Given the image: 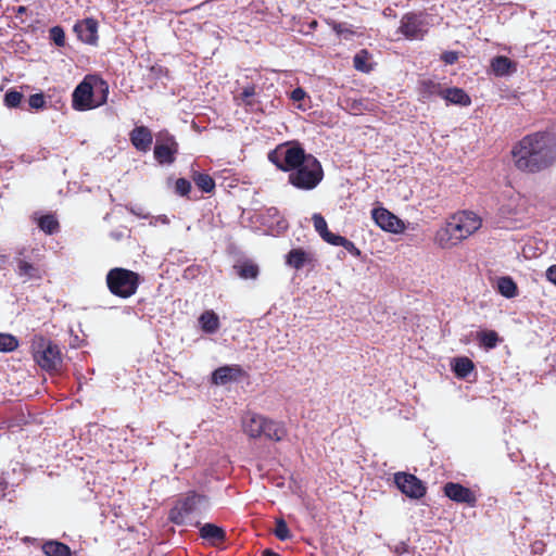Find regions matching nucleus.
<instances>
[{"label": "nucleus", "instance_id": "nucleus-7", "mask_svg": "<svg viewBox=\"0 0 556 556\" xmlns=\"http://www.w3.org/2000/svg\"><path fill=\"white\" fill-rule=\"evenodd\" d=\"M31 350L36 363L46 370L56 369L62 362L58 345L43 337L34 339Z\"/></svg>", "mask_w": 556, "mask_h": 556}, {"label": "nucleus", "instance_id": "nucleus-25", "mask_svg": "<svg viewBox=\"0 0 556 556\" xmlns=\"http://www.w3.org/2000/svg\"><path fill=\"white\" fill-rule=\"evenodd\" d=\"M497 290L503 296L507 299H513L518 294L517 285L510 277L498 278Z\"/></svg>", "mask_w": 556, "mask_h": 556}, {"label": "nucleus", "instance_id": "nucleus-39", "mask_svg": "<svg viewBox=\"0 0 556 556\" xmlns=\"http://www.w3.org/2000/svg\"><path fill=\"white\" fill-rule=\"evenodd\" d=\"M23 96L17 91H9L4 97V103L9 108H15L21 103Z\"/></svg>", "mask_w": 556, "mask_h": 556}, {"label": "nucleus", "instance_id": "nucleus-9", "mask_svg": "<svg viewBox=\"0 0 556 556\" xmlns=\"http://www.w3.org/2000/svg\"><path fill=\"white\" fill-rule=\"evenodd\" d=\"M430 23L422 14L409 13L402 17L400 31L410 40L422 39L428 31Z\"/></svg>", "mask_w": 556, "mask_h": 556}, {"label": "nucleus", "instance_id": "nucleus-11", "mask_svg": "<svg viewBox=\"0 0 556 556\" xmlns=\"http://www.w3.org/2000/svg\"><path fill=\"white\" fill-rule=\"evenodd\" d=\"M396 486L407 496L419 498L425 495L426 488L422 482L410 473L397 472L394 475Z\"/></svg>", "mask_w": 556, "mask_h": 556}, {"label": "nucleus", "instance_id": "nucleus-44", "mask_svg": "<svg viewBox=\"0 0 556 556\" xmlns=\"http://www.w3.org/2000/svg\"><path fill=\"white\" fill-rule=\"evenodd\" d=\"M291 99L293 102H301L305 99L306 97V92L302 89V88H295L292 92H291Z\"/></svg>", "mask_w": 556, "mask_h": 556}, {"label": "nucleus", "instance_id": "nucleus-13", "mask_svg": "<svg viewBox=\"0 0 556 556\" xmlns=\"http://www.w3.org/2000/svg\"><path fill=\"white\" fill-rule=\"evenodd\" d=\"M78 38L86 43L93 45L98 39V24L92 18L83 20L74 26Z\"/></svg>", "mask_w": 556, "mask_h": 556}, {"label": "nucleus", "instance_id": "nucleus-33", "mask_svg": "<svg viewBox=\"0 0 556 556\" xmlns=\"http://www.w3.org/2000/svg\"><path fill=\"white\" fill-rule=\"evenodd\" d=\"M38 225L41 230L49 235L53 233L59 226L56 219L52 215L40 217Z\"/></svg>", "mask_w": 556, "mask_h": 556}, {"label": "nucleus", "instance_id": "nucleus-8", "mask_svg": "<svg viewBox=\"0 0 556 556\" xmlns=\"http://www.w3.org/2000/svg\"><path fill=\"white\" fill-rule=\"evenodd\" d=\"M307 156L302 148L287 144L278 147L268 154L269 161L285 172H291L303 163Z\"/></svg>", "mask_w": 556, "mask_h": 556}, {"label": "nucleus", "instance_id": "nucleus-4", "mask_svg": "<svg viewBox=\"0 0 556 556\" xmlns=\"http://www.w3.org/2000/svg\"><path fill=\"white\" fill-rule=\"evenodd\" d=\"M208 503L205 496L189 493L178 500L169 511V519L176 525L198 523V519L207 510Z\"/></svg>", "mask_w": 556, "mask_h": 556}, {"label": "nucleus", "instance_id": "nucleus-48", "mask_svg": "<svg viewBox=\"0 0 556 556\" xmlns=\"http://www.w3.org/2000/svg\"><path fill=\"white\" fill-rule=\"evenodd\" d=\"M262 555L263 556H279L277 553L273 552L271 549H264Z\"/></svg>", "mask_w": 556, "mask_h": 556}, {"label": "nucleus", "instance_id": "nucleus-5", "mask_svg": "<svg viewBox=\"0 0 556 556\" xmlns=\"http://www.w3.org/2000/svg\"><path fill=\"white\" fill-rule=\"evenodd\" d=\"M324 173L320 163L312 155L292 169L289 174V182L298 189L312 190L323 179Z\"/></svg>", "mask_w": 556, "mask_h": 556}, {"label": "nucleus", "instance_id": "nucleus-15", "mask_svg": "<svg viewBox=\"0 0 556 556\" xmlns=\"http://www.w3.org/2000/svg\"><path fill=\"white\" fill-rule=\"evenodd\" d=\"M177 153V143L173 137H167L164 142H157L154 148V156L160 163L174 162Z\"/></svg>", "mask_w": 556, "mask_h": 556}, {"label": "nucleus", "instance_id": "nucleus-26", "mask_svg": "<svg viewBox=\"0 0 556 556\" xmlns=\"http://www.w3.org/2000/svg\"><path fill=\"white\" fill-rule=\"evenodd\" d=\"M42 551L47 556H71L68 546L56 541H49L45 543Z\"/></svg>", "mask_w": 556, "mask_h": 556}, {"label": "nucleus", "instance_id": "nucleus-27", "mask_svg": "<svg viewBox=\"0 0 556 556\" xmlns=\"http://www.w3.org/2000/svg\"><path fill=\"white\" fill-rule=\"evenodd\" d=\"M453 369L457 377L465 378L473 370V363L468 357H458L453 362Z\"/></svg>", "mask_w": 556, "mask_h": 556}, {"label": "nucleus", "instance_id": "nucleus-10", "mask_svg": "<svg viewBox=\"0 0 556 556\" xmlns=\"http://www.w3.org/2000/svg\"><path fill=\"white\" fill-rule=\"evenodd\" d=\"M371 217L376 225L387 232L399 235L405 231L404 222L384 207L374 208Z\"/></svg>", "mask_w": 556, "mask_h": 556}, {"label": "nucleus", "instance_id": "nucleus-2", "mask_svg": "<svg viewBox=\"0 0 556 556\" xmlns=\"http://www.w3.org/2000/svg\"><path fill=\"white\" fill-rule=\"evenodd\" d=\"M481 226L482 218L475 212H458L438 229L434 236V243L442 249L454 248L478 231Z\"/></svg>", "mask_w": 556, "mask_h": 556}, {"label": "nucleus", "instance_id": "nucleus-23", "mask_svg": "<svg viewBox=\"0 0 556 556\" xmlns=\"http://www.w3.org/2000/svg\"><path fill=\"white\" fill-rule=\"evenodd\" d=\"M200 533L204 540H207L213 544L223 542L225 540V535H226L224 529H222L213 523H205L200 529Z\"/></svg>", "mask_w": 556, "mask_h": 556}, {"label": "nucleus", "instance_id": "nucleus-18", "mask_svg": "<svg viewBox=\"0 0 556 556\" xmlns=\"http://www.w3.org/2000/svg\"><path fill=\"white\" fill-rule=\"evenodd\" d=\"M491 70L495 76L503 77L517 71V64L510 59L500 55L491 61Z\"/></svg>", "mask_w": 556, "mask_h": 556}, {"label": "nucleus", "instance_id": "nucleus-40", "mask_svg": "<svg viewBox=\"0 0 556 556\" xmlns=\"http://www.w3.org/2000/svg\"><path fill=\"white\" fill-rule=\"evenodd\" d=\"M175 189L178 194L186 195L190 191L191 185L188 180L179 178L176 180Z\"/></svg>", "mask_w": 556, "mask_h": 556}, {"label": "nucleus", "instance_id": "nucleus-20", "mask_svg": "<svg viewBox=\"0 0 556 556\" xmlns=\"http://www.w3.org/2000/svg\"><path fill=\"white\" fill-rule=\"evenodd\" d=\"M440 96L448 103L467 106L470 104L469 96L460 88H448L440 91Z\"/></svg>", "mask_w": 556, "mask_h": 556}, {"label": "nucleus", "instance_id": "nucleus-38", "mask_svg": "<svg viewBox=\"0 0 556 556\" xmlns=\"http://www.w3.org/2000/svg\"><path fill=\"white\" fill-rule=\"evenodd\" d=\"M50 38L54 41V43L59 47L64 46L65 43V34L63 29L59 26L52 27L50 30Z\"/></svg>", "mask_w": 556, "mask_h": 556}, {"label": "nucleus", "instance_id": "nucleus-1", "mask_svg": "<svg viewBox=\"0 0 556 556\" xmlns=\"http://www.w3.org/2000/svg\"><path fill=\"white\" fill-rule=\"evenodd\" d=\"M516 166L528 172L541 170L553 163L555 154L544 134L525 137L513 150Z\"/></svg>", "mask_w": 556, "mask_h": 556}, {"label": "nucleus", "instance_id": "nucleus-46", "mask_svg": "<svg viewBox=\"0 0 556 556\" xmlns=\"http://www.w3.org/2000/svg\"><path fill=\"white\" fill-rule=\"evenodd\" d=\"M458 55L456 52H445L443 55H442V59L443 61L446 63V64H453L454 62H456Z\"/></svg>", "mask_w": 556, "mask_h": 556}, {"label": "nucleus", "instance_id": "nucleus-6", "mask_svg": "<svg viewBox=\"0 0 556 556\" xmlns=\"http://www.w3.org/2000/svg\"><path fill=\"white\" fill-rule=\"evenodd\" d=\"M138 282V275L125 268H113L106 275V283L110 291L125 299L136 293Z\"/></svg>", "mask_w": 556, "mask_h": 556}, {"label": "nucleus", "instance_id": "nucleus-30", "mask_svg": "<svg viewBox=\"0 0 556 556\" xmlns=\"http://www.w3.org/2000/svg\"><path fill=\"white\" fill-rule=\"evenodd\" d=\"M480 343L486 349H494L498 343V336L495 331H482L479 333Z\"/></svg>", "mask_w": 556, "mask_h": 556}, {"label": "nucleus", "instance_id": "nucleus-34", "mask_svg": "<svg viewBox=\"0 0 556 556\" xmlns=\"http://www.w3.org/2000/svg\"><path fill=\"white\" fill-rule=\"evenodd\" d=\"M258 274V268L253 263H244L239 266V276L244 279H254Z\"/></svg>", "mask_w": 556, "mask_h": 556}, {"label": "nucleus", "instance_id": "nucleus-12", "mask_svg": "<svg viewBox=\"0 0 556 556\" xmlns=\"http://www.w3.org/2000/svg\"><path fill=\"white\" fill-rule=\"evenodd\" d=\"M444 493L448 498L458 503H466L468 505H475L476 503L473 492L458 483L450 482L445 484Z\"/></svg>", "mask_w": 556, "mask_h": 556}, {"label": "nucleus", "instance_id": "nucleus-31", "mask_svg": "<svg viewBox=\"0 0 556 556\" xmlns=\"http://www.w3.org/2000/svg\"><path fill=\"white\" fill-rule=\"evenodd\" d=\"M194 182L204 192H211L215 188L213 178L206 174L195 175Z\"/></svg>", "mask_w": 556, "mask_h": 556}, {"label": "nucleus", "instance_id": "nucleus-14", "mask_svg": "<svg viewBox=\"0 0 556 556\" xmlns=\"http://www.w3.org/2000/svg\"><path fill=\"white\" fill-rule=\"evenodd\" d=\"M265 425V417L248 413L242 417L241 427L242 431L252 439L262 435L263 426Z\"/></svg>", "mask_w": 556, "mask_h": 556}, {"label": "nucleus", "instance_id": "nucleus-28", "mask_svg": "<svg viewBox=\"0 0 556 556\" xmlns=\"http://www.w3.org/2000/svg\"><path fill=\"white\" fill-rule=\"evenodd\" d=\"M369 60H370V55H369L368 51L361 50L354 56V60H353L354 67L357 71H361L363 73H369L372 70L371 64L369 63Z\"/></svg>", "mask_w": 556, "mask_h": 556}, {"label": "nucleus", "instance_id": "nucleus-37", "mask_svg": "<svg viewBox=\"0 0 556 556\" xmlns=\"http://www.w3.org/2000/svg\"><path fill=\"white\" fill-rule=\"evenodd\" d=\"M332 29L336 31L338 36H341L344 39H349L355 34V31L352 30L346 24L333 23Z\"/></svg>", "mask_w": 556, "mask_h": 556}, {"label": "nucleus", "instance_id": "nucleus-24", "mask_svg": "<svg viewBox=\"0 0 556 556\" xmlns=\"http://www.w3.org/2000/svg\"><path fill=\"white\" fill-rule=\"evenodd\" d=\"M17 275L24 278V280L41 278L40 269L24 260L17 261Z\"/></svg>", "mask_w": 556, "mask_h": 556}, {"label": "nucleus", "instance_id": "nucleus-35", "mask_svg": "<svg viewBox=\"0 0 556 556\" xmlns=\"http://www.w3.org/2000/svg\"><path fill=\"white\" fill-rule=\"evenodd\" d=\"M312 219H313V223H314L315 230L324 239L326 237V233L329 232L325 218L320 214L315 213L313 215Z\"/></svg>", "mask_w": 556, "mask_h": 556}, {"label": "nucleus", "instance_id": "nucleus-41", "mask_svg": "<svg viewBox=\"0 0 556 556\" xmlns=\"http://www.w3.org/2000/svg\"><path fill=\"white\" fill-rule=\"evenodd\" d=\"M324 240L332 245L342 247L344 245L346 238L339 235H334L329 231L328 233H326Z\"/></svg>", "mask_w": 556, "mask_h": 556}, {"label": "nucleus", "instance_id": "nucleus-43", "mask_svg": "<svg viewBox=\"0 0 556 556\" xmlns=\"http://www.w3.org/2000/svg\"><path fill=\"white\" fill-rule=\"evenodd\" d=\"M255 94V88L253 86H249L247 88L243 89L242 93H241V100L248 104V105H251L252 102H251V98Z\"/></svg>", "mask_w": 556, "mask_h": 556}, {"label": "nucleus", "instance_id": "nucleus-16", "mask_svg": "<svg viewBox=\"0 0 556 556\" xmlns=\"http://www.w3.org/2000/svg\"><path fill=\"white\" fill-rule=\"evenodd\" d=\"M152 140L151 131L144 126L135 127L130 132V141L138 151L147 152Z\"/></svg>", "mask_w": 556, "mask_h": 556}, {"label": "nucleus", "instance_id": "nucleus-45", "mask_svg": "<svg viewBox=\"0 0 556 556\" xmlns=\"http://www.w3.org/2000/svg\"><path fill=\"white\" fill-rule=\"evenodd\" d=\"M546 279L556 286V265H552L546 269Z\"/></svg>", "mask_w": 556, "mask_h": 556}, {"label": "nucleus", "instance_id": "nucleus-17", "mask_svg": "<svg viewBox=\"0 0 556 556\" xmlns=\"http://www.w3.org/2000/svg\"><path fill=\"white\" fill-rule=\"evenodd\" d=\"M242 374L239 366H223L217 368L212 375L214 384L224 386L229 382L236 381Z\"/></svg>", "mask_w": 556, "mask_h": 556}, {"label": "nucleus", "instance_id": "nucleus-22", "mask_svg": "<svg viewBox=\"0 0 556 556\" xmlns=\"http://www.w3.org/2000/svg\"><path fill=\"white\" fill-rule=\"evenodd\" d=\"M201 329L206 333H215L219 328V318L213 311H205L199 317Z\"/></svg>", "mask_w": 556, "mask_h": 556}, {"label": "nucleus", "instance_id": "nucleus-21", "mask_svg": "<svg viewBox=\"0 0 556 556\" xmlns=\"http://www.w3.org/2000/svg\"><path fill=\"white\" fill-rule=\"evenodd\" d=\"M286 262L292 268L301 269L311 262V254L302 249H293L288 253Z\"/></svg>", "mask_w": 556, "mask_h": 556}, {"label": "nucleus", "instance_id": "nucleus-3", "mask_svg": "<svg viewBox=\"0 0 556 556\" xmlns=\"http://www.w3.org/2000/svg\"><path fill=\"white\" fill-rule=\"evenodd\" d=\"M109 86L97 76H86L73 92V108L87 111L104 104L108 100Z\"/></svg>", "mask_w": 556, "mask_h": 556}, {"label": "nucleus", "instance_id": "nucleus-36", "mask_svg": "<svg viewBox=\"0 0 556 556\" xmlns=\"http://www.w3.org/2000/svg\"><path fill=\"white\" fill-rule=\"evenodd\" d=\"M275 534L281 541L290 538V531L288 529V526L282 519L277 520Z\"/></svg>", "mask_w": 556, "mask_h": 556}, {"label": "nucleus", "instance_id": "nucleus-29", "mask_svg": "<svg viewBox=\"0 0 556 556\" xmlns=\"http://www.w3.org/2000/svg\"><path fill=\"white\" fill-rule=\"evenodd\" d=\"M521 199L520 197H516L510 199L508 205H503L501 207V213L503 216H511L517 215L523 210V203H520Z\"/></svg>", "mask_w": 556, "mask_h": 556}, {"label": "nucleus", "instance_id": "nucleus-32", "mask_svg": "<svg viewBox=\"0 0 556 556\" xmlns=\"http://www.w3.org/2000/svg\"><path fill=\"white\" fill-rule=\"evenodd\" d=\"M18 345L15 337L8 333H0V352L14 351Z\"/></svg>", "mask_w": 556, "mask_h": 556}, {"label": "nucleus", "instance_id": "nucleus-42", "mask_svg": "<svg viewBox=\"0 0 556 556\" xmlns=\"http://www.w3.org/2000/svg\"><path fill=\"white\" fill-rule=\"evenodd\" d=\"M29 106L33 109H41L45 106L46 101L41 93H35L29 97Z\"/></svg>", "mask_w": 556, "mask_h": 556}, {"label": "nucleus", "instance_id": "nucleus-49", "mask_svg": "<svg viewBox=\"0 0 556 556\" xmlns=\"http://www.w3.org/2000/svg\"><path fill=\"white\" fill-rule=\"evenodd\" d=\"M24 11H25V8H24V7H21V8L18 9V12H24Z\"/></svg>", "mask_w": 556, "mask_h": 556}, {"label": "nucleus", "instance_id": "nucleus-47", "mask_svg": "<svg viewBox=\"0 0 556 556\" xmlns=\"http://www.w3.org/2000/svg\"><path fill=\"white\" fill-rule=\"evenodd\" d=\"M342 247L345 248L349 252H351V253H353L355 255H359L361 254L359 250L355 247V244L352 241L348 240V239L345 240V243Z\"/></svg>", "mask_w": 556, "mask_h": 556}, {"label": "nucleus", "instance_id": "nucleus-19", "mask_svg": "<svg viewBox=\"0 0 556 556\" xmlns=\"http://www.w3.org/2000/svg\"><path fill=\"white\" fill-rule=\"evenodd\" d=\"M287 434V430L282 422L267 419L265 417V425L263 426L262 435L269 440L281 441Z\"/></svg>", "mask_w": 556, "mask_h": 556}]
</instances>
